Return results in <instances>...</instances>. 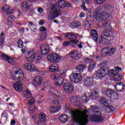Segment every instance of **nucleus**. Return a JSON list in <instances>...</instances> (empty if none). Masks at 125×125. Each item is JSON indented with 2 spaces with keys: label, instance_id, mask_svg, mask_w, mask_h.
I'll list each match as a JSON object with an SVG mask.
<instances>
[{
  "label": "nucleus",
  "instance_id": "obj_37",
  "mask_svg": "<svg viewBox=\"0 0 125 125\" xmlns=\"http://www.w3.org/2000/svg\"><path fill=\"white\" fill-rule=\"evenodd\" d=\"M23 94L26 98H32V93L29 90H25L23 91Z\"/></svg>",
  "mask_w": 125,
  "mask_h": 125
},
{
  "label": "nucleus",
  "instance_id": "obj_22",
  "mask_svg": "<svg viewBox=\"0 0 125 125\" xmlns=\"http://www.w3.org/2000/svg\"><path fill=\"white\" fill-rule=\"evenodd\" d=\"M58 5L61 8H65V7H71L72 4L70 3V2H67L66 3L65 0H60L58 1Z\"/></svg>",
  "mask_w": 125,
  "mask_h": 125
},
{
  "label": "nucleus",
  "instance_id": "obj_47",
  "mask_svg": "<svg viewBox=\"0 0 125 125\" xmlns=\"http://www.w3.org/2000/svg\"><path fill=\"white\" fill-rule=\"evenodd\" d=\"M31 63H25L23 64V68L25 70H26V71H28V72H30V66Z\"/></svg>",
  "mask_w": 125,
  "mask_h": 125
},
{
  "label": "nucleus",
  "instance_id": "obj_39",
  "mask_svg": "<svg viewBox=\"0 0 125 125\" xmlns=\"http://www.w3.org/2000/svg\"><path fill=\"white\" fill-rule=\"evenodd\" d=\"M16 19V18L14 16H10L8 18V25H12V23L14 22V21Z\"/></svg>",
  "mask_w": 125,
  "mask_h": 125
},
{
  "label": "nucleus",
  "instance_id": "obj_10",
  "mask_svg": "<svg viewBox=\"0 0 125 125\" xmlns=\"http://www.w3.org/2000/svg\"><path fill=\"white\" fill-rule=\"evenodd\" d=\"M100 103L103 105L107 113H112L115 111V107L109 105L108 104V100L106 98H102L100 100Z\"/></svg>",
  "mask_w": 125,
  "mask_h": 125
},
{
  "label": "nucleus",
  "instance_id": "obj_57",
  "mask_svg": "<svg viewBox=\"0 0 125 125\" xmlns=\"http://www.w3.org/2000/svg\"><path fill=\"white\" fill-rule=\"evenodd\" d=\"M37 10H38L39 13H40V14H42V12H43V9L41 7H39L38 8Z\"/></svg>",
  "mask_w": 125,
  "mask_h": 125
},
{
  "label": "nucleus",
  "instance_id": "obj_40",
  "mask_svg": "<svg viewBox=\"0 0 125 125\" xmlns=\"http://www.w3.org/2000/svg\"><path fill=\"white\" fill-rule=\"evenodd\" d=\"M86 3H87V4H90V3H91V1L90 0H88L86 2H83L82 3L81 7L83 10L84 11H87V8H86V6H85V4H86Z\"/></svg>",
  "mask_w": 125,
  "mask_h": 125
},
{
  "label": "nucleus",
  "instance_id": "obj_2",
  "mask_svg": "<svg viewBox=\"0 0 125 125\" xmlns=\"http://www.w3.org/2000/svg\"><path fill=\"white\" fill-rule=\"evenodd\" d=\"M90 113H94V114H97L99 115H91L90 121L92 122H96V123H101L104 121L103 117L100 116L101 115V111H98V107L96 105H91L89 109Z\"/></svg>",
  "mask_w": 125,
  "mask_h": 125
},
{
  "label": "nucleus",
  "instance_id": "obj_6",
  "mask_svg": "<svg viewBox=\"0 0 125 125\" xmlns=\"http://www.w3.org/2000/svg\"><path fill=\"white\" fill-rule=\"evenodd\" d=\"M52 6V12L48 16V20H53L60 15L61 10L58 7L57 4H53Z\"/></svg>",
  "mask_w": 125,
  "mask_h": 125
},
{
  "label": "nucleus",
  "instance_id": "obj_35",
  "mask_svg": "<svg viewBox=\"0 0 125 125\" xmlns=\"http://www.w3.org/2000/svg\"><path fill=\"white\" fill-rule=\"evenodd\" d=\"M39 119L42 123H45L46 122V116L43 113H41L38 116Z\"/></svg>",
  "mask_w": 125,
  "mask_h": 125
},
{
  "label": "nucleus",
  "instance_id": "obj_17",
  "mask_svg": "<svg viewBox=\"0 0 125 125\" xmlns=\"http://www.w3.org/2000/svg\"><path fill=\"white\" fill-rule=\"evenodd\" d=\"M63 87L65 91L68 93H71L74 91V86H73L72 83L70 82H66L64 83Z\"/></svg>",
  "mask_w": 125,
  "mask_h": 125
},
{
  "label": "nucleus",
  "instance_id": "obj_61",
  "mask_svg": "<svg viewBox=\"0 0 125 125\" xmlns=\"http://www.w3.org/2000/svg\"><path fill=\"white\" fill-rule=\"evenodd\" d=\"M39 24L40 26H42L44 24V21L43 20H41L39 22Z\"/></svg>",
  "mask_w": 125,
  "mask_h": 125
},
{
  "label": "nucleus",
  "instance_id": "obj_63",
  "mask_svg": "<svg viewBox=\"0 0 125 125\" xmlns=\"http://www.w3.org/2000/svg\"><path fill=\"white\" fill-rule=\"evenodd\" d=\"M21 51L22 53H25L26 50H27V47H24V48H21Z\"/></svg>",
  "mask_w": 125,
  "mask_h": 125
},
{
  "label": "nucleus",
  "instance_id": "obj_1",
  "mask_svg": "<svg viewBox=\"0 0 125 125\" xmlns=\"http://www.w3.org/2000/svg\"><path fill=\"white\" fill-rule=\"evenodd\" d=\"M71 118L74 123L78 125H86L88 124L87 109L82 111L80 109L73 110L71 112Z\"/></svg>",
  "mask_w": 125,
  "mask_h": 125
},
{
  "label": "nucleus",
  "instance_id": "obj_59",
  "mask_svg": "<svg viewBox=\"0 0 125 125\" xmlns=\"http://www.w3.org/2000/svg\"><path fill=\"white\" fill-rule=\"evenodd\" d=\"M14 13V10H11L6 13V15H10L11 14H13Z\"/></svg>",
  "mask_w": 125,
  "mask_h": 125
},
{
  "label": "nucleus",
  "instance_id": "obj_56",
  "mask_svg": "<svg viewBox=\"0 0 125 125\" xmlns=\"http://www.w3.org/2000/svg\"><path fill=\"white\" fill-rule=\"evenodd\" d=\"M108 75H115L116 73L115 72V70L114 69H110L108 71Z\"/></svg>",
  "mask_w": 125,
  "mask_h": 125
},
{
  "label": "nucleus",
  "instance_id": "obj_45",
  "mask_svg": "<svg viewBox=\"0 0 125 125\" xmlns=\"http://www.w3.org/2000/svg\"><path fill=\"white\" fill-rule=\"evenodd\" d=\"M7 119V117H6V116H2V117L1 118V119L0 121V124H1V125H4L5 123H6Z\"/></svg>",
  "mask_w": 125,
  "mask_h": 125
},
{
  "label": "nucleus",
  "instance_id": "obj_15",
  "mask_svg": "<svg viewBox=\"0 0 125 125\" xmlns=\"http://www.w3.org/2000/svg\"><path fill=\"white\" fill-rule=\"evenodd\" d=\"M40 50L42 54L43 55H47L50 51L49 46L46 44H42L40 46Z\"/></svg>",
  "mask_w": 125,
  "mask_h": 125
},
{
  "label": "nucleus",
  "instance_id": "obj_58",
  "mask_svg": "<svg viewBox=\"0 0 125 125\" xmlns=\"http://www.w3.org/2000/svg\"><path fill=\"white\" fill-rule=\"evenodd\" d=\"M84 45V43L83 42H80L79 44H78L79 48H83V46Z\"/></svg>",
  "mask_w": 125,
  "mask_h": 125
},
{
  "label": "nucleus",
  "instance_id": "obj_25",
  "mask_svg": "<svg viewBox=\"0 0 125 125\" xmlns=\"http://www.w3.org/2000/svg\"><path fill=\"white\" fill-rule=\"evenodd\" d=\"M14 88L20 92L23 91V84L19 82H18L14 84Z\"/></svg>",
  "mask_w": 125,
  "mask_h": 125
},
{
  "label": "nucleus",
  "instance_id": "obj_12",
  "mask_svg": "<svg viewBox=\"0 0 125 125\" xmlns=\"http://www.w3.org/2000/svg\"><path fill=\"white\" fill-rule=\"evenodd\" d=\"M61 100H57L53 102V106H51L49 111L51 113H57L61 110V106H60Z\"/></svg>",
  "mask_w": 125,
  "mask_h": 125
},
{
  "label": "nucleus",
  "instance_id": "obj_31",
  "mask_svg": "<svg viewBox=\"0 0 125 125\" xmlns=\"http://www.w3.org/2000/svg\"><path fill=\"white\" fill-rule=\"evenodd\" d=\"M1 57L3 60H5L6 61H7L8 63H13L14 62V60L13 58H9V56L5 55H1Z\"/></svg>",
  "mask_w": 125,
  "mask_h": 125
},
{
  "label": "nucleus",
  "instance_id": "obj_46",
  "mask_svg": "<svg viewBox=\"0 0 125 125\" xmlns=\"http://www.w3.org/2000/svg\"><path fill=\"white\" fill-rule=\"evenodd\" d=\"M36 102V101H35V99L33 98V97H32L31 98H29V99L27 101V104L28 105H30V106L33 105Z\"/></svg>",
  "mask_w": 125,
  "mask_h": 125
},
{
  "label": "nucleus",
  "instance_id": "obj_27",
  "mask_svg": "<svg viewBox=\"0 0 125 125\" xmlns=\"http://www.w3.org/2000/svg\"><path fill=\"white\" fill-rule=\"evenodd\" d=\"M90 36L94 42H96L98 41V33H97V31L96 30H91Z\"/></svg>",
  "mask_w": 125,
  "mask_h": 125
},
{
  "label": "nucleus",
  "instance_id": "obj_21",
  "mask_svg": "<svg viewBox=\"0 0 125 125\" xmlns=\"http://www.w3.org/2000/svg\"><path fill=\"white\" fill-rule=\"evenodd\" d=\"M115 89L118 91V92H124L125 89V85L122 82H119L116 83L115 86Z\"/></svg>",
  "mask_w": 125,
  "mask_h": 125
},
{
  "label": "nucleus",
  "instance_id": "obj_8",
  "mask_svg": "<svg viewBox=\"0 0 125 125\" xmlns=\"http://www.w3.org/2000/svg\"><path fill=\"white\" fill-rule=\"evenodd\" d=\"M64 36L66 39H68V40H71V44L72 47H74V46H76V45H77L78 43H79V41L75 40L78 39V36L75 35V34H73L71 32L66 33L64 34Z\"/></svg>",
  "mask_w": 125,
  "mask_h": 125
},
{
  "label": "nucleus",
  "instance_id": "obj_64",
  "mask_svg": "<svg viewBox=\"0 0 125 125\" xmlns=\"http://www.w3.org/2000/svg\"><path fill=\"white\" fill-rule=\"evenodd\" d=\"M34 125H42V122H41V120L38 121L37 122H35Z\"/></svg>",
  "mask_w": 125,
  "mask_h": 125
},
{
  "label": "nucleus",
  "instance_id": "obj_41",
  "mask_svg": "<svg viewBox=\"0 0 125 125\" xmlns=\"http://www.w3.org/2000/svg\"><path fill=\"white\" fill-rule=\"evenodd\" d=\"M70 26L71 28H76L79 26H81V22L80 21H76L71 23Z\"/></svg>",
  "mask_w": 125,
  "mask_h": 125
},
{
  "label": "nucleus",
  "instance_id": "obj_32",
  "mask_svg": "<svg viewBox=\"0 0 125 125\" xmlns=\"http://www.w3.org/2000/svg\"><path fill=\"white\" fill-rule=\"evenodd\" d=\"M39 71V67L35 64L30 63V66L29 68V72H38Z\"/></svg>",
  "mask_w": 125,
  "mask_h": 125
},
{
  "label": "nucleus",
  "instance_id": "obj_38",
  "mask_svg": "<svg viewBox=\"0 0 125 125\" xmlns=\"http://www.w3.org/2000/svg\"><path fill=\"white\" fill-rule=\"evenodd\" d=\"M47 35V32H40V41H44L46 39V36Z\"/></svg>",
  "mask_w": 125,
  "mask_h": 125
},
{
  "label": "nucleus",
  "instance_id": "obj_51",
  "mask_svg": "<svg viewBox=\"0 0 125 125\" xmlns=\"http://www.w3.org/2000/svg\"><path fill=\"white\" fill-rule=\"evenodd\" d=\"M41 33H47V29L44 26H41L40 28Z\"/></svg>",
  "mask_w": 125,
  "mask_h": 125
},
{
  "label": "nucleus",
  "instance_id": "obj_62",
  "mask_svg": "<svg viewBox=\"0 0 125 125\" xmlns=\"http://www.w3.org/2000/svg\"><path fill=\"white\" fill-rule=\"evenodd\" d=\"M62 44L64 46H68V45H69L70 44V42H64Z\"/></svg>",
  "mask_w": 125,
  "mask_h": 125
},
{
  "label": "nucleus",
  "instance_id": "obj_5",
  "mask_svg": "<svg viewBox=\"0 0 125 125\" xmlns=\"http://www.w3.org/2000/svg\"><path fill=\"white\" fill-rule=\"evenodd\" d=\"M64 78H65L64 73L60 74H52L51 76V80H53L57 86H60L63 84Z\"/></svg>",
  "mask_w": 125,
  "mask_h": 125
},
{
  "label": "nucleus",
  "instance_id": "obj_52",
  "mask_svg": "<svg viewBox=\"0 0 125 125\" xmlns=\"http://www.w3.org/2000/svg\"><path fill=\"white\" fill-rule=\"evenodd\" d=\"M35 110H36V107H35V106H30L28 109V112L30 113V114H33V113L35 112Z\"/></svg>",
  "mask_w": 125,
  "mask_h": 125
},
{
  "label": "nucleus",
  "instance_id": "obj_18",
  "mask_svg": "<svg viewBox=\"0 0 125 125\" xmlns=\"http://www.w3.org/2000/svg\"><path fill=\"white\" fill-rule=\"evenodd\" d=\"M42 83V78L40 75H37L34 78L33 81V85L36 87H39L41 86Z\"/></svg>",
  "mask_w": 125,
  "mask_h": 125
},
{
  "label": "nucleus",
  "instance_id": "obj_20",
  "mask_svg": "<svg viewBox=\"0 0 125 125\" xmlns=\"http://www.w3.org/2000/svg\"><path fill=\"white\" fill-rule=\"evenodd\" d=\"M69 56H70L72 59H80L82 58V54L79 53L77 51L73 50L69 53Z\"/></svg>",
  "mask_w": 125,
  "mask_h": 125
},
{
  "label": "nucleus",
  "instance_id": "obj_34",
  "mask_svg": "<svg viewBox=\"0 0 125 125\" xmlns=\"http://www.w3.org/2000/svg\"><path fill=\"white\" fill-rule=\"evenodd\" d=\"M34 57L35 60H41L42 58V55L39 51H34Z\"/></svg>",
  "mask_w": 125,
  "mask_h": 125
},
{
  "label": "nucleus",
  "instance_id": "obj_24",
  "mask_svg": "<svg viewBox=\"0 0 125 125\" xmlns=\"http://www.w3.org/2000/svg\"><path fill=\"white\" fill-rule=\"evenodd\" d=\"M84 84L86 86L88 87H90V86H92L93 85V78H86V80L84 81Z\"/></svg>",
  "mask_w": 125,
  "mask_h": 125
},
{
  "label": "nucleus",
  "instance_id": "obj_48",
  "mask_svg": "<svg viewBox=\"0 0 125 125\" xmlns=\"http://www.w3.org/2000/svg\"><path fill=\"white\" fill-rule=\"evenodd\" d=\"M61 92L60 90L56 91L55 92H50V95H55V96H58V97L60 95Z\"/></svg>",
  "mask_w": 125,
  "mask_h": 125
},
{
  "label": "nucleus",
  "instance_id": "obj_11",
  "mask_svg": "<svg viewBox=\"0 0 125 125\" xmlns=\"http://www.w3.org/2000/svg\"><path fill=\"white\" fill-rule=\"evenodd\" d=\"M69 79L72 83H81L82 82L83 76H82L81 73L72 72L69 76Z\"/></svg>",
  "mask_w": 125,
  "mask_h": 125
},
{
  "label": "nucleus",
  "instance_id": "obj_49",
  "mask_svg": "<svg viewBox=\"0 0 125 125\" xmlns=\"http://www.w3.org/2000/svg\"><path fill=\"white\" fill-rule=\"evenodd\" d=\"M103 25L104 28H106V29H109L110 27H111V24H110V22H108L107 21H105L103 23Z\"/></svg>",
  "mask_w": 125,
  "mask_h": 125
},
{
  "label": "nucleus",
  "instance_id": "obj_3",
  "mask_svg": "<svg viewBox=\"0 0 125 125\" xmlns=\"http://www.w3.org/2000/svg\"><path fill=\"white\" fill-rule=\"evenodd\" d=\"M102 7H98L95 11V18L97 21L110 20L111 15L105 11L102 12Z\"/></svg>",
  "mask_w": 125,
  "mask_h": 125
},
{
  "label": "nucleus",
  "instance_id": "obj_26",
  "mask_svg": "<svg viewBox=\"0 0 125 125\" xmlns=\"http://www.w3.org/2000/svg\"><path fill=\"white\" fill-rule=\"evenodd\" d=\"M31 6L27 2L24 1L22 2L21 5V9L25 12H28V11L30 10Z\"/></svg>",
  "mask_w": 125,
  "mask_h": 125
},
{
  "label": "nucleus",
  "instance_id": "obj_29",
  "mask_svg": "<svg viewBox=\"0 0 125 125\" xmlns=\"http://www.w3.org/2000/svg\"><path fill=\"white\" fill-rule=\"evenodd\" d=\"M59 68V67L58 66V65L57 64H52L49 68V71L51 73H52L53 72H57Z\"/></svg>",
  "mask_w": 125,
  "mask_h": 125
},
{
  "label": "nucleus",
  "instance_id": "obj_7",
  "mask_svg": "<svg viewBox=\"0 0 125 125\" xmlns=\"http://www.w3.org/2000/svg\"><path fill=\"white\" fill-rule=\"evenodd\" d=\"M100 66H102L96 73V76L99 80H102L106 76V70L105 67L107 66V62L104 61L100 63Z\"/></svg>",
  "mask_w": 125,
  "mask_h": 125
},
{
  "label": "nucleus",
  "instance_id": "obj_28",
  "mask_svg": "<svg viewBox=\"0 0 125 125\" xmlns=\"http://www.w3.org/2000/svg\"><path fill=\"white\" fill-rule=\"evenodd\" d=\"M86 69V66L84 64H79L76 67V72L81 74V73H83V72Z\"/></svg>",
  "mask_w": 125,
  "mask_h": 125
},
{
  "label": "nucleus",
  "instance_id": "obj_30",
  "mask_svg": "<svg viewBox=\"0 0 125 125\" xmlns=\"http://www.w3.org/2000/svg\"><path fill=\"white\" fill-rule=\"evenodd\" d=\"M29 28H30V29L31 30V31H32V32H36L37 31V25H36V24H35V23H33L32 22H29L28 23V25Z\"/></svg>",
  "mask_w": 125,
  "mask_h": 125
},
{
  "label": "nucleus",
  "instance_id": "obj_55",
  "mask_svg": "<svg viewBox=\"0 0 125 125\" xmlns=\"http://www.w3.org/2000/svg\"><path fill=\"white\" fill-rule=\"evenodd\" d=\"M3 42H4V38L3 37L0 38V47L2 46V44H3Z\"/></svg>",
  "mask_w": 125,
  "mask_h": 125
},
{
  "label": "nucleus",
  "instance_id": "obj_53",
  "mask_svg": "<svg viewBox=\"0 0 125 125\" xmlns=\"http://www.w3.org/2000/svg\"><path fill=\"white\" fill-rule=\"evenodd\" d=\"M115 70L114 71L115 72V74H119V73H120V71H122V68L119 67V66H116L115 68Z\"/></svg>",
  "mask_w": 125,
  "mask_h": 125
},
{
  "label": "nucleus",
  "instance_id": "obj_33",
  "mask_svg": "<svg viewBox=\"0 0 125 125\" xmlns=\"http://www.w3.org/2000/svg\"><path fill=\"white\" fill-rule=\"evenodd\" d=\"M70 101L73 105H75L76 107L79 105V99L76 97H72L70 98Z\"/></svg>",
  "mask_w": 125,
  "mask_h": 125
},
{
  "label": "nucleus",
  "instance_id": "obj_43",
  "mask_svg": "<svg viewBox=\"0 0 125 125\" xmlns=\"http://www.w3.org/2000/svg\"><path fill=\"white\" fill-rule=\"evenodd\" d=\"M114 92L112 89H108L107 91H105V94L108 97L111 98L112 97V95L114 94Z\"/></svg>",
  "mask_w": 125,
  "mask_h": 125
},
{
  "label": "nucleus",
  "instance_id": "obj_44",
  "mask_svg": "<svg viewBox=\"0 0 125 125\" xmlns=\"http://www.w3.org/2000/svg\"><path fill=\"white\" fill-rule=\"evenodd\" d=\"M113 80L115 81V82H121V81H122V77H121L120 74H114Z\"/></svg>",
  "mask_w": 125,
  "mask_h": 125
},
{
  "label": "nucleus",
  "instance_id": "obj_23",
  "mask_svg": "<svg viewBox=\"0 0 125 125\" xmlns=\"http://www.w3.org/2000/svg\"><path fill=\"white\" fill-rule=\"evenodd\" d=\"M59 120L61 123L65 124V123L68 122V120H69V116L67 114H62L59 116Z\"/></svg>",
  "mask_w": 125,
  "mask_h": 125
},
{
  "label": "nucleus",
  "instance_id": "obj_54",
  "mask_svg": "<svg viewBox=\"0 0 125 125\" xmlns=\"http://www.w3.org/2000/svg\"><path fill=\"white\" fill-rule=\"evenodd\" d=\"M2 9L3 11H7V10H9V6L7 5H3Z\"/></svg>",
  "mask_w": 125,
  "mask_h": 125
},
{
  "label": "nucleus",
  "instance_id": "obj_60",
  "mask_svg": "<svg viewBox=\"0 0 125 125\" xmlns=\"http://www.w3.org/2000/svg\"><path fill=\"white\" fill-rule=\"evenodd\" d=\"M104 2L103 0H95V3H97V4H101Z\"/></svg>",
  "mask_w": 125,
  "mask_h": 125
},
{
  "label": "nucleus",
  "instance_id": "obj_13",
  "mask_svg": "<svg viewBox=\"0 0 125 125\" xmlns=\"http://www.w3.org/2000/svg\"><path fill=\"white\" fill-rule=\"evenodd\" d=\"M47 58L50 63H58L60 61V56L57 54H51L47 56Z\"/></svg>",
  "mask_w": 125,
  "mask_h": 125
},
{
  "label": "nucleus",
  "instance_id": "obj_14",
  "mask_svg": "<svg viewBox=\"0 0 125 125\" xmlns=\"http://www.w3.org/2000/svg\"><path fill=\"white\" fill-rule=\"evenodd\" d=\"M116 48L105 47L101 51V53L103 56L106 55H114V54L116 52Z\"/></svg>",
  "mask_w": 125,
  "mask_h": 125
},
{
  "label": "nucleus",
  "instance_id": "obj_50",
  "mask_svg": "<svg viewBox=\"0 0 125 125\" xmlns=\"http://www.w3.org/2000/svg\"><path fill=\"white\" fill-rule=\"evenodd\" d=\"M18 45L19 48H23V46H24L23 42L21 40H18Z\"/></svg>",
  "mask_w": 125,
  "mask_h": 125
},
{
  "label": "nucleus",
  "instance_id": "obj_19",
  "mask_svg": "<svg viewBox=\"0 0 125 125\" xmlns=\"http://www.w3.org/2000/svg\"><path fill=\"white\" fill-rule=\"evenodd\" d=\"M86 62H89V65L88 68V72H92L94 68H95V66L96 65V63L94 62V61H93L90 58H86L85 59Z\"/></svg>",
  "mask_w": 125,
  "mask_h": 125
},
{
  "label": "nucleus",
  "instance_id": "obj_36",
  "mask_svg": "<svg viewBox=\"0 0 125 125\" xmlns=\"http://www.w3.org/2000/svg\"><path fill=\"white\" fill-rule=\"evenodd\" d=\"M98 96V92H97V91H95L91 93V95H90V98L93 101L95 100V99H97Z\"/></svg>",
  "mask_w": 125,
  "mask_h": 125
},
{
  "label": "nucleus",
  "instance_id": "obj_42",
  "mask_svg": "<svg viewBox=\"0 0 125 125\" xmlns=\"http://www.w3.org/2000/svg\"><path fill=\"white\" fill-rule=\"evenodd\" d=\"M81 100L83 103H87L88 101V96L86 94H83L81 96Z\"/></svg>",
  "mask_w": 125,
  "mask_h": 125
},
{
  "label": "nucleus",
  "instance_id": "obj_16",
  "mask_svg": "<svg viewBox=\"0 0 125 125\" xmlns=\"http://www.w3.org/2000/svg\"><path fill=\"white\" fill-rule=\"evenodd\" d=\"M25 59L28 62H34L35 60V51L31 50L25 55Z\"/></svg>",
  "mask_w": 125,
  "mask_h": 125
},
{
  "label": "nucleus",
  "instance_id": "obj_4",
  "mask_svg": "<svg viewBox=\"0 0 125 125\" xmlns=\"http://www.w3.org/2000/svg\"><path fill=\"white\" fill-rule=\"evenodd\" d=\"M115 39V35L113 32L110 31L105 30L104 31L99 40V43H103V44H107L110 41H113Z\"/></svg>",
  "mask_w": 125,
  "mask_h": 125
},
{
  "label": "nucleus",
  "instance_id": "obj_9",
  "mask_svg": "<svg viewBox=\"0 0 125 125\" xmlns=\"http://www.w3.org/2000/svg\"><path fill=\"white\" fill-rule=\"evenodd\" d=\"M11 75L13 81L22 82L24 80V74L21 70L15 71L14 73L12 72Z\"/></svg>",
  "mask_w": 125,
  "mask_h": 125
}]
</instances>
